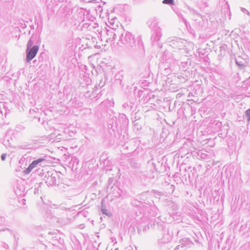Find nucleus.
I'll return each instance as SVG.
<instances>
[{"mask_svg":"<svg viewBox=\"0 0 250 250\" xmlns=\"http://www.w3.org/2000/svg\"><path fill=\"white\" fill-rule=\"evenodd\" d=\"M44 161L43 158H40L37 160L34 161L31 164H30L29 167L23 171L25 174H29L31 170L36 167V166L40 163Z\"/></svg>","mask_w":250,"mask_h":250,"instance_id":"nucleus-1","label":"nucleus"},{"mask_svg":"<svg viewBox=\"0 0 250 250\" xmlns=\"http://www.w3.org/2000/svg\"><path fill=\"white\" fill-rule=\"evenodd\" d=\"M38 46L37 45L34 46L27 54L26 58L28 61L33 59L37 54L38 51Z\"/></svg>","mask_w":250,"mask_h":250,"instance_id":"nucleus-2","label":"nucleus"},{"mask_svg":"<svg viewBox=\"0 0 250 250\" xmlns=\"http://www.w3.org/2000/svg\"><path fill=\"white\" fill-rule=\"evenodd\" d=\"M164 4H173V0H164L163 1Z\"/></svg>","mask_w":250,"mask_h":250,"instance_id":"nucleus-3","label":"nucleus"},{"mask_svg":"<svg viewBox=\"0 0 250 250\" xmlns=\"http://www.w3.org/2000/svg\"><path fill=\"white\" fill-rule=\"evenodd\" d=\"M246 114L247 116L249 117V120H250V109H248L246 111Z\"/></svg>","mask_w":250,"mask_h":250,"instance_id":"nucleus-4","label":"nucleus"},{"mask_svg":"<svg viewBox=\"0 0 250 250\" xmlns=\"http://www.w3.org/2000/svg\"><path fill=\"white\" fill-rule=\"evenodd\" d=\"M6 155L5 154H3L1 155V159L4 161L5 159Z\"/></svg>","mask_w":250,"mask_h":250,"instance_id":"nucleus-5","label":"nucleus"}]
</instances>
